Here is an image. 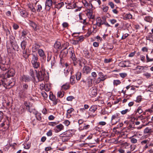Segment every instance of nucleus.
<instances>
[{
  "mask_svg": "<svg viewBox=\"0 0 153 153\" xmlns=\"http://www.w3.org/2000/svg\"><path fill=\"white\" fill-rule=\"evenodd\" d=\"M50 99L51 100H53L56 98V97L52 94H50L49 96Z\"/></svg>",
  "mask_w": 153,
  "mask_h": 153,
  "instance_id": "57",
  "label": "nucleus"
},
{
  "mask_svg": "<svg viewBox=\"0 0 153 153\" xmlns=\"http://www.w3.org/2000/svg\"><path fill=\"white\" fill-rule=\"evenodd\" d=\"M70 85L68 83H66L65 84L63 85L62 86V89L66 90L69 88Z\"/></svg>",
  "mask_w": 153,
  "mask_h": 153,
  "instance_id": "36",
  "label": "nucleus"
},
{
  "mask_svg": "<svg viewBox=\"0 0 153 153\" xmlns=\"http://www.w3.org/2000/svg\"><path fill=\"white\" fill-rule=\"evenodd\" d=\"M97 105H92L89 109V111L91 113H94L97 110Z\"/></svg>",
  "mask_w": 153,
  "mask_h": 153,
  "instance_id": "24",
  "label": "nucleus"
},
{
  "mask_svg": "<svg viewBox=\"0 0 153 153\" xmlns=\"http://www.w3.org/2000/svg\"><path fill=\"white\" fill-rule=\"evenodd\" d=\"M35 115L36 117L38 120L39 121L41 120L42 117L41 116V114H40V113H36L35 114Z\"/></svg>",
  "mask_w": 153,
  "mask_h": 153,
  "instance_id": "51",
  "label": "nucleus"
},
{
  "mask_svg": "<svg viewBox=\"0 0 153 153\" xmlns=\"http://www.w3.org/2000/svg\"><path fill=\"white\" fill-rule=\"evenodd\" d=\"M142 97L141 96H139L137 97L136 100L135 101L137 102H140L142 100Z\"/></svg>",
  "mask_w": 153,
  "mask_h": 153,
  "instance_id": "55",
  "label": "nucleus"
},
{
  "mask_svg": "<svg viewBox=\"0 0 153 153\" xmlns=\"http://www.w3.org/2000/svg\"><path fill=\"white\" fill-rule=\"evenodd\" d=\"M108 9V7L107 6H103L102 7V10L103 12H107Z\"/></svg>",
  "mask_w": 153,
  "mask_h": 153,
  "instance_id": "62",
  "label": "nucleus"
},
{
  "mask_svg": "<svg viewBox=\"0 0 153 153\" xmlns=\"http://www.w3.org/2000/svg\"><path fill=\"white\" fill-rule=\"evenodd\" d=\"M126 62V61H124V62H121L119 63V65L121 67L125 68L127 67V66L125 64Z\"/></svg>",
  "mask_w": 153,
  "mask_h": 153,
  "instance_id": "42",
  "label": "nucleus"
},
{
  "mask_svg": "<svg viewBox=\"0 0 153 153\" xmlns=\"http://www.w3.org/2000/svg\"><path fill=\"white\" fill-rule=\"evenodd\" d=\"M44 89L46 91H48L50 90V86L47 84L45 85Z\"/></svg>",
  "mask_w": 153,
  "mask_h": 153,
  "instance_id": "54",
  "label": "nucleus"
},
{
  "mask_svg": "<svg viewBox=\"0 0 153 153\" xmlns=\"http://www.w3.org/2000/svg\"><path fill=\"white\" fill-rule=\"evenodd\" d=\"M29 24L31 26L33 29L35 30L36 27V24L33 21H29Z\"/></svg>",
  "mask_w": 153,
  "mask_h": 153,
  "instance_id": "43",
  "label": "nucleus"
},
{
  "mask_svg": "<svg viewBox=\"0 0 153 153\" xmlns=\"http://www.w3.org/2000/svg\"><path fill=\"white\" fill-rule=\"evenodd\" d=\"M130 109H126L124 110H123L120 111L122 115H124L126 114L127 112H129Z\"/></svg>",
  "mask_w": 153,
  "mask_h": 153,
  "instance_id": "50",
  "label": "nucleus"
},
{
  "mask_svg": "<svg viewBox=\"0 0 153 153\" xmlns=\"http://www.w3.org/2000/svg\"><path fill=\"white\" fill-rule=\"evenodd\" d=\"M121 83V82L119 80H114L113 81V84L114 85L117 86Z\"/></svg>",
  "mask_w": 153,
  "mask_h": 153,
  "instance_id": "48",
  "label": "nucleus"
},
{
  "mask_svg": "<svg viewBox=\"0 0 153 153\" xmlns=\"http://www.w3.org/2000/svg\"><path fill=\"white\" fill-rule=\"evenodd\" d=\"M22 56L25 59H27L30 55V51L28 48L24 50H21Z\"/></svg>",
  "mask_w": 153,
  "mask_h": 153,
  "instance_id": "7",
  "label": "nucleus"
},
{
  "mask_svg": "<svg viewBox=\"0 0 153 153\" xmlns=\"http://www.w3.org/2000/svg\"><path fill=\"white\" fill-rule=\"evenodd\" d=\"M83 52L84 56L86 58L89 59L90 57V54L87 50H84Z\"/></svg>",
  "mask_w": 153,
  "mask_h": 153,
  "instance_id": "28",
  "label": "nucleus"
},
{
  "mask_svg": "<svg viewBox=\"0 0 153 153\" xmlns=\"http://www.w3.org/2000/svg\"><path fill=\"white\" fill-rule=\"evenodd\" d=\"M33 66L34 68H38L40 66V63L39 62H36L32 63Z\"/></svg>",
  "mask_w": 153,
  "mask_h": 153,
  "instance_id": "35",
  "label": "nucleus"
},
{
  "mask_svg": "<svg viewBox=\"0 0 153 153\" xmlns=\"http://www.w3.org/2000/svg\"><path fill=\"white\" fill-rule=\"evenodd\" d=\"M97 24H98V26L100 27L101 25H103V21H102L100 17H97Z\"/></svg>",
  "mask_w": 153,
  "mask_h": 153,
  "instance_id": "30",
  "label": "nucleus"
},
{
  "mask_svg": "<svg viewBox=\"0 0 153 153\" xmlns=\"http://www.w3.org/2000/svg\"><path fill=\"white\" fill-rule=\"evenodd\" d=\"M56 59L55 57H51V66H53L56 63Z\"/></svg>",
  "mask_w": 153,
  "mask_h": 153,
  "instance_id": "47",
  "label": "nucleus"
},
{
  "mask_svg": "<svg viewBox=\"0 0 153 153\" xmlns=\"http://www.w3.org/2000/svg\"><path fill=\"white\" fill-rule=\"evenodd\" d=\"M92 3H91V7L92 10L93 7L95 8V7L99 6L101 4V2L100 0H92Z\"/></svg>",
  "mask_w": 153,
  "mask_h": 153,
  "instance_id": "6",
  "label": "nucleus"
},
{
  "mask_svg": "<svg viewBox=\"0 0 153 153\" xmlns=\"http://www.w3.org/2000/svg\"><path fill=\"white\" fill-rule=\"evenodd\" d=\"M136 136V135H134L132 137H130V139L131 142L132 143H136L137 142V140L136 139L133 137H134Z\"/></svg>",
  "mask_w": 153,
  "mask_h": 153,
  "instance_id": "39",
  "label": "nucleus"
},
{
  "mask_svg": "<svg viewBox=\"0 0 153 153\" xmlns=\"http://www.w3.org/2000/svg\"><path fill=\"white\" fill-rule=\"evenodd\" d=\"M10 42L12 46H13L14 45H15L16 43V42L15 41L14 37L12 36L10 37Z\"/></svg>",
  "mask_w": 153,
  "mask_h": 153,
  "instance_id": "32",
  "label": "nucleus"
},
{
  "mask_svg": "<svg viewBox=\"0 0 153 153\" xmlns=\"http://www.w3.org/2000/svg\"><path fill=\"white\" fill-rule=\"evenodd\" d=\"M70 83L73 85L76 83V80L75 79V76H71L70 78Z\"/></svg>",
  "mask_w": 153,
  "mask_h": 153,
  "instance_id": "34",
  "label": "nucleus"
},
{
  "mask_svg": "<svg viewBox=\"0 0 153 153\" xmlns=\"http://www.w3.org/2000/svg\"><path fill=\"white\" fill-rule=\"evenodd\" d=\"M84 2H83V3L84 4L85 6V7H88V8H91V3H88L85 0L84 1Z\"/></svg>",
  "mask_w": 153,
  "mask_h": 153,
  "instance_id": "52",
  "label": "nucleus"
},
{
  "mask_svg": "<svg viewBox=\"0 0 153 153\" xmlns=\"http://www.w3.org/2000/svg\"><path fill=\"white\" fill-rule=\"evenodd\" d=\"M87 85L88 87H91L93 84L92 79L88 77L87 79Z\"/></svg>",
  "mask_w": 153,
  "mask_h": 153,
  "instance_id": "20",
  "label": "nucleus"
},
{
  "mask_svg": "<svg viewBox=\"0 0 153 153\" xmlns=\"http://www.w3.org/2000/svg\"><path fill=\"white\" fill-rule=\"evenodd\" d=\"M76 79L77 80H79L81 77V73L80 72H77L76 74Z\"/></svg>",
  "mask_w": 153,
  "mask_h": 153,
  "instance_id": "41",
  "label": "nucleus"
},
{
  "mask_svg": "<svg viewBox=\"0 0 153 153\" xmlns=\"http://www.w3.org/2000/svg\"><path fill=\"white\" fill-rule=\"evenodd\" d=\"M144 20L147 22L151 23L152 18L150 16H146L144 18Z\"/></svg>",
  "mask_w": 153,
  "mask_h": 153,
  "instance_id": "33",
  "label": "nucleus"
},
{
  "mask_svg": "<svg viewBox=\"0 0 153 153\" xmlns=\"http://www.w3.org/2000/svg\"><path fill=\"white\" fill-rule=\"evenodd\" d=\"M28 85L25 84H23L22 85V90L25 91L27 92V90L28 89Z\"/></svg>",
  "mask_w": 153,
  "mask_h": 153,
  "instance_id": "45",
  "label": "nucleus"
},
{
  "mask_svg": "<svg viewBox=\"0 0 153 153\" xmlns=\"http://www.w3.org/2000/svg\"><path fill=\"white\" fill-rule=\"evenodd\" d=\"M119 75L121 77L124 78L127 76V74L125 73H120Z\"/></svg>",
  "mask_w": 153,
  "mask_h": 153,
  "instance_id": "59",
  "label": "nucleus"
},
{
  "mask_svg": "<svg viewBox=\"0 0 153 153\" xmlns=\"http://www.w3.org/2000/svg\"><path fill=\"white\" fill-rule=\"evenodd\" d=\"M6 61L5 57H2L0 54V69L3 71L6 70L8 68Z\"/></svg>",
  "mask_w": 153,
  "mask_h": 153,
  "instance_id": "3",
  "label": "nucleus"
},
{
  "mask_svg": "<svg viewBox=\"0 0 153 153\" xmlns=\"http://www.w3.org/2000/svg\"><path fill=\"white\" fill-rule=\"evenodd\" d=\"M46 134L48 137L51 136L52 135V130H50L48 131Z\"/></svg>",
  "mask_w": 153,
  "mask_h": 153,
  "instance_id": "61",
  "label": "nucleus"
},
{
  "mask_svg": "<svg viewBox=\"0 0 153 153\" xmlns=\"http://www.w3.org/2000/svg\"><path fill=\"white\" fill-rule=\"evenodd\" d=\"M64 128V127L63 125L61 124H60L56 126L54 130L56 132H58L63 130Z\"/></svg>",
  "mask_w": 153,
  "mask_h": 153,
  "instance_id": "12",
  "label": "nucleus"
},
{
  "mask_svg": "<svg viewBox=\"0 0 153 153\" xmlns=\"http://www.w3.org/2000/svg\"><path fill=\"white\" fill-rule=\"evenodd\" d=\"M90 126L89 125H86L85 123L83 124V126H80L79 129L80 130H86L90 128Z\"/></svg>",
  "mask_w": 153,
  "mask_h": 153,
  "instance_id": "27",
  "label": "nucleus"
},
{
  "mask_svg": "<svg viewBox=\"0 0 153 153\" xmlns=\"http://www.w3.org/2000/svg\"><path fill=\"white\" fill-rule=\"evenodd\" d=\"M87 16L89 19H94V16L92 15V13H91L90 12L89 13H87Z\"/></svg>",
  "mask_w": 153,
  "mask_h": 153,
  "instance_id": "49",
  "label": "nucleus"
},
{
  "mask_svg": "<svg viewBox=\"0 0 153 153\" xmlns=\"http://www.w3.org/2000/svg\"><path fill=\"white\" fill-rule=\"evenodd\" d=\"M119 115V113H116L112 116L111 119V122L113 124H116L120 120Z\"/></svg>",
  "mask_w": 153,
  "mask_h": 153,
  "instance_id": "5",
  "label": "nucleus"
},
{
  "mask_svg": "<svg viewBox=\"0 0 153 153\" xmlns=\"http://www.w3.org/2000/svg\"><path fill=\"white\" fill-rule=\"evenodd\" d=\"M53 2L52 0H46L45 3V9L47 10H49L52 5Z\"/></svg>",
  "mask_w": 153,
  "mask_h": 153,
  "instance_id": "8",
  "label": "nucleus"
},
{
  "mask_svg": "<svg viewBox=\"0 0 153 153\" xmlns=\"http://www.w3.org/2000/svg\"><path fill=\"white\" fill-rule=\"evenodd\" d=\"M42 7L41 5L39 4L37 5V11L38 12H40L42 10Z\"/></svg>",
  "mask_w": 153,
  "mask_h": 153,
  "instance_id": "60",
  "label": "nucleus"
},
{
  "mask_svg": "<svg viewBox=\"0 0 153 153\" xmlns=\"http://www.w3.org/2000/svg\"><path fill=\"white\" fill-rule=\"evenodd\" d=\"M68 53V51H64L63 50L61 51L60 54L59 55V57L60 58L61 61H62V58H63L64 57H65L66 56Z\"/></svg>",
  "mask_w": 153,
  "mask_h": 153,
  "instance_id": "18",
  "label": "nucleus"
},
{
  "mask_svg": "<svg viewBox=\"0 0 153 153\" xmlns=\"http://www.w3.org/2000/svg\"><path fill=\"white\" fill-rule=\"evenodd\" d=\"M89 93L90 96L93 97L97 95V91L95 88H92L90 89Z\"/></svg>",
  "mask_w": 153,
  "mask_h": 153,
  "instance_id": "10",
  "label": "nucleus"
},
{
  "mask_svg": "<svg viewBox=\"0 0 153 153\" xmlns=\"http://www.w3.org/2000/svg\"><path fill=\"white\" fill-rule=\"evenodd\" d=\"M29 74L31 76V78L34 80L35 79L34 72L32 69H30L29 71Z\"/></svg>",
  "mask_w": 153,
  "mask_h": 153,
  "instance_id": "31",
  "label": "nucleus"
},
{
  "mask_svg": "<svg viewBox=\"0 0 153 153\" xmlns=\"http://www.w3.org/2000/svg\"><path fill=\"white\" fill-rule=\"evenodd\" d=\"M69 51L71 54V58L73 61V62L74 63V65H75V62L76 60V58L75 55V54L74 53V51L72 50L71 49L70 51V50H69Z\"/></svg>",
  "mask_w": 153,
  "mask_h": 153,
  "instance_id": "11",
  "label": "nucleus"
},
{
  "mask_svg": "<svg viewBox=\"0 0 153 153\" xmlns=\"http://www.w3.org/2000/svg\"><path fill=\"white\" fill-rule=\"evenodd\" d=\"M21 80L26 82H28L33 79L28 76L23 75L21 76Z\"/></svg>",
  "mask_w": 153,
  "mask_h": 153,
  "instance_id": "9",
  "label": "nucleus"
},
{
  "mask_svg": "<svg viewBox=\"0 0 153 153\" xmlns=\"http://www.w3.org/2000/svg\"><path fill=\"white\" fill-rule=\"evenodd\" d=\"M53 103V105H56L59 102L60 100L58 99H56V98L53 100L52 101Z\"/></svg>",
  "mask_w": 153,
  "mask_h": 153,
  "instance_id": "46",
  "label": "nucleus"
},
{
  "mask_svg": "<svg viewBox=\"0 0 153 153\" xmlns=\"http://www.w3.org/2000/svg\"><path fill=\"white\" fill-rule=\"evenodd\" d=\"M63 123L66 126H68L70 123V122L68 120H65L63 122Z\"/></svg>",
  "mask_w": 153,
  "mask_h": 153,
  "instance_id": "56",
  "label": "nucleus"
},
{
  "mask_svg": "<svg viewBox=\"0 0 153 153\" xmlns=\"http://www.w3.org/2000/svg\"><path fill=\"white\" fill-rule=\"evenodd\" d=\"M74 111V109L72 108H71L67 110L66 114V117L68 118H70L71 117V115L70 114L72 113Z\"/></svg>",
  "mask_w": 153,
  "mask_h": 153,
  "instance_id": "15",
  "label": "nucleus"
},
{
  "mask_svg": "<svg viewBox=\"0 0 153 153\" xmlns=\"http://www.w3.org/2000/svg\"><path fill=\"white\" fill-rule=\"evenodd\" d=\"M153 132V129L149 127H146L144 130V133L145 134H149Z\"/></svg>",
  "mask_w": 153,
  "mask_h": 153,
  "instance_id": "22",
  "label": "nucleus"
},
{
  "mask_svg": "<svg viewBox=\"0 0 153 153\" xmlns=\"http://www.w3.org/2000/svg\"><path fill=\"white\" fill-rule=\"evenodd\" d=\"M19 11L22 17L25 18L27 16L28 14L25 10L23 9H20Z\"/></svg>",
  "mask_w": 153,
  "mask_h": 153,
  "instance_id": "16",
  "label": "nucleus"
},
{
  "mask_svg": "<svg viewBox=\"0 0 153 153\" xmlns=\"http://www.w3.org/2000/svg\"><path fill=\"white\" fill-rule=\"evenodd\" d=\"M38 58L37 55H36L33 54V56L31 61V63L37 62Z\"/></svg>",
  "mask_w": 153,
  "mask_h": 153,
  "instance_id": "29",
  "label": "nucleus"
},
{
  "mask_svg": "<svg viewBox=\"0 0 153 153\" xmlns=\"http://www.w3.org/2000/svg\"><path fill=\"white\" fill-rule=\"evenodd\" d=\"M146 59H147V62L153 61V58L150 59L147 54L146 55Z\"/></svg>",
  "mask_w": 153,
  "mask_h": 153,
  "instance_id": "63",
  "label": "nucleus"
},
{
  "mask_svg": "<svg viewBox=\"0 0 153 153\" xmlns=\"http://www.w3.org/2000/svg\"><path fill=\"white\" fill-rule=\"evenodd\" d=\"M146 38L147 40L153 42V34L152 33H148Z\"/></svg>",
  "mask_w": 153,
  "mask_h": 153,
  "instance_id": "26",
  "label": "nucleus"
},
{
  "mask_svg": "<svg viewBox=\"0 0 153 153\" xmlns=\"http://www.w3.org/2000/svg\"><path fill=\"white\" fill-rule=\"evenodd\" d=\"M37 52L39 55L41 57L42 59H44L45 57L44 52L42 49H39L38 50Z\"/></svg>",
  "mask_w": 153,
  "mask_h": 153,
  "instance_id": "17",
  "label": "nucleus"
},
{
  "mask_svg": "<svg viewBox=\"0 0 153 153\" xmlns=\"http://www.w3.org/2000/svg\"><path fill=\"white\" fill-rule=\"evenodd\" d=\"M75 98L73 96H69L67 98V100L68 101H72Z\"/></svg>",
  "mask_w": 153,
  "mask_h": 153,
  "instance_id": "58",
  "label": "nucleus"
},
{
  "mask_svg": "<svg viewBox=\"0 0 153 153\" xmlns=\"http://www.w3.org/2000/svg\"><path fill=\"white\" fill-rule=\"evenodd\" d=\"M40 45L37 43H35L33 45L32 48V51L33 52H35L39 49Z\"/></svg>",
  "mask_w": 153,
  "mask_h": 153,
  "instance_id": "14",
  "label": "nucleus"
},
{
  "mask_svg": "<svg viewBox=\"0 0 153 153\" xmlns=\"http://www.w3.org/2000/svg\"><path fill=\"white\" fill-rule=\"evenodd\" d=\"M147 90L148 91L151 92H153V85H152L149 86L147 88Z\"/></svg>",
  "mask_w": 153,
  "mask_h": 153,
  "instance_id": "53",
  "label": "nucleus"
},
{
  "mask_svg": "<svg viewBox=\"0 0 153 153\" xmlns=\"http://www.w3.org/2000/svg\"><path fill=\"white\" fill-rule=\"evenodd\" d=\"M72 136V134L69 131L62 133L60 135V139L63 142L68 141Z\"/></svg>",
  "mask_w": 153,
  "mask_h": 153,
  "instance_id": "2",
  "label": "nucleus"
},
{
  "mask_svg": "<svg viewBox=\"0 0 153 153\" xmlns=\"http://www.w3.org/2000/svg\"><path fill=\"white\" fill-rule=\"evenodd\" d=\"M143 111L142 109L141 106L139 107L136 111V114L138 113L139 114H140L142 113Z\"/></svg>",
  "mask_w": 153,
  "mask_h": 153,
  "instance_id": "44",
  "label": "nucleus"
},
{
  "mask_svg": "<svg viewBox=\"0 0 153 153\" xmlns=\"http://www.w3.org/2000/svg\"><path fill=\"white\" fill-rule=\"evenodd\" d=\"M64 95V93L62 91H59L57 93V97L59 98H62Z\"/></svg>",
  "mask_w": 153,
  "mask_h": 153,
  "instance_id": "40",
  "label": "nucleus"
},
{
  "mask_svg": "<svg viewBox=\"0 0 153 153\" xmlns=\"http://www.w3.org/2000/svg\"><path fill=\"white\" fill-rule=\"evenodd\" d=\"M54 46V48L56 49H61V43L59 42H56Z\"/></svg>",
  "mask_w": 153,
  "mask_h": 153,
  "instance_id": "23",
  "label": "nucleus"
},
{
  "mask_svg": "<svg viewBox=\"0 0 153 153\" xmlns=\"http://www.w3.org/2000/svg\"><path fill=\"white\" fill-rule=\"evenodd\" d=\"M27 94V92H26L21 90L19 93V96L22 98L26 97Z\"/></svg>",
  "mask_w": 153,
  "mask_h": 153,
  "instance_id": "21",
  "label": "nucleus"
},
{
  "mask_svg": "<svg viewBox=\"0 0 153 153\" xmlns=\"http://www.w3.org/2000/svg\"><path fill=\"white\" fill-rule=\"evenodd\" d=\"M132 15L130 14H126L125 16H124L123 19L125 20H127L128 19H132Z\"/></svg>",
  "mask_w": 153,
  "mask_h": 153,
  "instance_id": "38",
  "label": "nucleus"
},
{
  "mask_svg": "<svg viewBox=\"0 0 153 153\" xmlns=\"http://www.w3.org/2000/svg\"><path fill=\"white\" fill-rule=\"evenodd\" d=\"M106 79V78H104L102 77V79H101L100 77H98L95 81V83L97 84L99 83L101 81H103L105 80Z\"/></svg>",
  "mask_w": 153,
  "mask_h": 153,
  "instance_id": "37",
  "label": "nucleus"
},
{
  "mask_svg": "<svg viewBox=\"0 0 153 153\" xmlns=\"http://www.w3.org/2000/svg\"><path fill=\"white\" fill-rule=\"evenodd\" d=\"M109 5L111 8L113 9L114 7V3L112 2H109L108 4Z\"/></svg>",
  "mask_w": 153,
  "mask_h": 153,
  "instance_id": "64",
  "label": "nucleus"
},
{
  "mask_svg": "<svg viewBox=\"0 0 153 153\" xmlns=\"http://www.w3.org/2000/svg\"><path fill=\"white\" fill-rule=\"evenodd\" d=\"M27 44V42L25 40H23L21 42V46L22 50H24L27 48H26Z\"/></svg>",
  "mask_w": 153,
  "mask_h": 153,
  "instance_id": "19",
  "label": "nucleus"
},
{
  "mask_svg": "<svg viewBox=\"0 0 153 153\" xmlns=\"http://www.w3.org/2000/svg\"><path fill=\"white\" fill-rule=\"evenodd\" d=\"M70 72L71 74L72 73V69H68L67 68L66 69H65L64 70V73L66 76H67Z\"/></svg>",
  "mask_w": 153,
  "mask_h": 153,
  "instance_id": "25",
  "label": "nucleus"
},
{
  "mask_svg": "<svg viewBox=\"0 0 153 153\" xmlns=\"http://www.w3.org/2000/svg\"><path fill=\"white\" fill-rule=\"evenodd\" d=\"M36 72V76L37 78L38 81V82L42 81L44 79L45 76V72L44 71L40 70L38 72L35 70Z\"/></svg>",
  "mask_w": 153,
  "mask_h": 153,
  "instance_id": "4",
  "label": "nucleus"
},
{
  "mask_svg": "<svg viewBox=\"0 0 153 153\" xmlns=\"http://www.w3.org/2000/svg\"><path fill=\"white\" fill-rule=\"evenodd\" d=\"M15 73L14 69L11 68L4 75H0V86H2L7 88H10L13 86L15 84L14 79L11 78L10 80V77L13 76Z\"/></svg>",
  "mask_w": 153,
  "mask_h": 153,
  "instance_id": "1",
  "label": "nucleus"
},
{
  "mask_svg": "<svg viewBox=\"0 0 153 153\" xmlns=\"http://www.w3.org/2000/svg\"><path fill=\"white\" fill-rule=\"evenodd\" d=\"M91 69L89 66H85L83 68L82 71L84 73L88 74L90 73Z\"/></svg>",
  "mask_w": 153,
  "mask_h": 153,
  "instance_id": "13",
  "label": "nucleus"
}]
</instances>
